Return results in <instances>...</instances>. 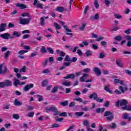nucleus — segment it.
<instances>
[{
	"label": "nucleus",
	"mask_w": 131,
	"mask_h": 131,
	"mask_svg": "<svg viewBox=\"0 0 131 131\" xmlns=\"http://www.w3.org/2000/svg\"><path fill=\"white\" fill-rule=\"evenodd\" d=\"M42 73L46 74V73H50V70L49 69H47L46 70H43L42 72Z\"/></svg>",
	"instance_id": "61"
},
{
	"label": "nucleus",
	"mask_w": 131,
	"mask_h": 131,
	"mask_svg": "<svg viewBox=\"0 0 131 131\" xmlns=\"http://www.w3.org/2000/svg\"><path fill=\"white\" fill-rule=\"evenodd\" d=\"M63 85H65V86H70L71 85V81H66L62 83Z\"/></svg>",
	"instance_id": "32"
},
{
	"label": "nucleus",
	"mask_w": 131,
	"mask_h": 131,
	"mask_svg": "<svg viewBox=\"0 0 131 131\" xmlns=\"http://www.w3.org/2000/svg\"><path fill=\"white\" fill-rule=\"evenodd\" d=\"M116 64L119 66V67H121V68H122V67H123L124 66V64L123 63L121 62V59H118L116 60Z\"/></svg>",
	"instance_id": "14"
},
{
	"label": "nucleus",
	"mask_w": 131,
	"mask_h": 131,
	"mask_svg": "<svg viewBox=\"0 0 131 131\" xmlns=\"http://www.w3.org/2000/svg\"><path fill=\"white\" fill-rule=\"evenodd\" d=\"M83 125H85V126H86V127H90V124H89V121L88 120H85L83 121Z\"/></svg>",
	"instance_id": "31"
},
{
	"label": "nucleus",
	"mask_w": 131,
	"mask_h": 131,
	"mask_svg": "<svg viewBox=\"0 0 131 131\" xmlns=\"http://www.w3.org/2000/svg\"><path fill=\"white\" fill-rule=\"evenodd\" d=\"M16 8H20V9L22 10L23 9H26L27 8V6H26L25 4L22 3V4H15Z\"/></svg>",
	"instance_id": "12"
},
{
	"label": "nucleus",
	"mask_w": 131,
	"mask_h": 131,
	"mask_svg": "<svg viewBox=\"0 0 131 131\" xmlns=\"http://www.w3.org/2000/svg\"><path fill=\"white\" fill-rule=\"evenodd\" d=\"M105 58V53L101 52L99 54V59H104Z\"/></svg>",
	"instance_id": "49"
},
{
	"label": "nucleus",
	"mask_w": 131,
	"mask_h": 131,
	"mask_svg": "<svg viewBox=\"0 0 131 131\" xmlns=\"http://www.w3.org/2000/svg\"><path fill=\"white\" fill-rule=\"evenodd\" d=\"M109 105H110V102H109V101H106L104 104V107H109Z\"/></svg>",
	"instance_id": "58"
},
{
	"label": "nucleus",
	"mask_w": 131,
	"mask_h": 131,
	"mask_svg": "<svg viewBox=\"0 0 131 131\" xmlns=\"http://www.w3.org/2000/svg\"><path fill=\"white\" fill-rule=\"evenodd\" d=\"M93 71L96 73V74H97V75L98 76L101 75V70L98 68H97V67L94 68L93 69Z\"/></svg>",
	"instance_id": "16"
},
{
	"label": "nucleus",
	"mask_w": 131,
	"mask_h": 131,
	"mask_svg": "<svg viewBox=\"0 0 131 131\" xmlns=\"http://www.w3.org/2000/svg\"><path fill=\"white\" fill-rule=\"evenodd\" d=\"M19 72H26V67L24 66L21 69H20Z\"/></svg>",
	"instance_id": "54"
},
{
	"label": "nucleus",
	"mask_w": 131,
	"mask_h": 131,
	"mask_svg": "<svg viewBox=\"0 0 131 131\" xmlns=\"http://www.w3.org/2000/svg\"><path fill=\"white\" fill-rule=\"evenodd\" d=\"M94 4L95 8L96 9H99V3L98 2V0H95Z\"/></svg>",
	"instance_id": "40"
},
{
	"label": "nucleus",
	"mask_w": 131,
	"mask_h": 131,
	"mask_svg": "<svg viewBox=\"0 0 131 131\" xmlns=\"http://www.w3.org/2000/svg\"><path fill=\"white\" fill-rule=\"evenodd\" d=\"M54 127H60V125L56 123L52 124L51 128H54Z\"/></svg>",
	"instance_id": "55"
},
{
	"label": "nucleus",
	"mask_w": 131,
	"mask_h": 131,
	"mask_svg": "<svg viewBox=\"0 0 131 131\" xmlns=\"http://www.w3.org/2000/svg\"><path fill=\"white\" fill-rule=\"evenodd\" d=\"M0 37H2V38H3L4 39H10V38H13V37H11V34L9 33H5L0 35Z\"/></svg>",
	"instance_id": "6"
},
{
	"label": "nucleus",
	"mask_w": 131,
	"mask_h": 131,
	"mask_svg": "<svg viewBox=\"0 0 131 131\" xmlns=\"http://www.w3.org/2000/svg\"><path fill=\"white\" fill-rule=\"evenodd\" d=\"M48 62H49V60L48 59H45L42 62V66L43 67H46L47 65H48Z\"/></svg>",
	"instance_id": "38"
},
{
	"label": "nucleus",
	"mask_w": 131,
	"mask_h": 131,
	"mask_svg": "<svg viewBox=\"0 0 131 131\" xmlns=\"http://www.w3.org/2000/svg\"><path fill=\"white\" fill-rule=\"evenodd\" d=\"M13 36H15V37H20L21 36V33L19 32L14 31L12 34Z\"/></svg>",
	"instance_id": "23"
},
{
	"label": "nucleus",
	"mask_w": 131,
	"mask_h": 131,
	"mask_svg": "<svg viewBox=\"0 0 131 131\" xmlns=\"http://www.w3.org/2000/svg\"><path fill=\"white\" fill-rule=\"evenodd\" d=\"M89 6H86L85 7L84 11V14L85 15L86 13H88V11H89Z\"/></svg>",
	"instance_id": "59"
},
{
	"label": "nucleus",
	"mask_w": 131,
	"mask_h": 131,
	"mask_svg": "<svg viewBox=\"0 0 131 131\" xmlns=\"http://www.w3.org/2000/svg\"><path fill=\"white\" fill-rule=\"evenodd\" d=\"M110 88V85H107L104 86V90L106 92H108V93H110V94H111V93H112V91H111V90H110V89H109Z\"/></svg>",
	"instance_id": "29"
},
{
	"label": "nucleus",
	"mask_w": 131,
	"mask_h": 131,
	"mask_svg": "<svg viewBox=\"0 0 131 131\" xmlns=\"http://www.w3.org/2000/svg\"><path fill=\"white\" fill-rule=\"evenodd\" d=\"M69 78H71V79H74V78H75V75H74V74H70L63 77L64 79H69Z\"/></svg>",
	"instance_id": "11"
},
{
	"label": "nucleus",
	"mask_w": 131,
	"mask_h": 131,
	"mask_svg": "<svg viewBox=\"0 0 131 131\" xmlns=\"http://www.w3.org/2000/svg\"><path fill=\"white\" fill-rule=\"evenodd\" d=\"M37 8H39V9H43V6H42V4L38 3L37 5Z\"/></svg>",
	"instance_id": "63"
},
{
	"label": "nucleus",
	"mask_w": 131,
	"mask_h": 131,
	"mask_svg": "<svg viewBox=\"0 0 131 131\" xmlns=\"http://www.w3.org/2000/svg\"><path fill=\"white\" fill-rule=\"evenodd\" d=\"M4 83L5 84V86H11L12 84V81L8 79L4 81Z\"/></svg>",
	"instance_id": "17"
},
{
	"label": "nucleus",
	"mask_w": 131,
	"mask_h": 131,
	"mask_svg": "<svg viewBox=\"0 0 131 131\" xmlns=\"http://www.w3.org/2000/svg\"><path fill=\"white\" fill-rule=\"evenodd\" d=\"M60 23L61 24L62 26H63V28H64L66 31L67 32H72V31L67 28V26H65V22L63 21H60Z\"/></svg>",
	"instance_id": "10"
},
{
	"label": "nucleus",
	"mask_w": 131,
	"mask_h": 131,
	"mask_svg": "<svg viewBox=\"0 0 131 131\" xmlns=\"http://www.w3.org/2000/svg\"><path fill=\"white\" fill-rule=\"evenodd\" d=\"M83 114H84V112H83L75 113V115H76V116H78V117L82 116Z\"/></svg>",
	"instance_id": "33"
},
{
	"label": "nucleus",
	"mask_w": 131,
	"mask_h": 131,
	"mask_svg": "<svg viewBox=\"0 0 131 131\" xmlns=\"http://www.w3.org/2000/svg\"><path fill=\"white\" fill-rule=\"evenodd\" d=\"M14 104L15 106H21V105H22V102L19 101L18 99L15 98Z\"/></svg>",
	"instance_id": "24"
},
{
	"label": "nucleus",
	"mask_w": 131,
	"mask_h": 131,
	"mask_svg": "<svg viewBox=\"0 0 131 131\" xmlns=\"http://www.w3.org/2000/svg\"><path fill=\"white\" fill-rule=\"evenodd\" d=\"M65 62H70L71 60L70 59V57L68 55H66L64 58Z\"/></svg>",
	"instance_id": "46"
},
{
	"label": "nucleus",
	"mask_w": 131,
	"mask_h": 131,
	"mask_svg": "<svg viewBox=\"0 0 131 131\" xmlns=\"http://www.w3.org/2000/svg\"><path fill=\"white\" fill-rule=\"evenodd\" d=\"M100 19V15L99 13H97L95 16H91L90 18L91 21H95V20H99Z\"/></svg>",
	"instance_id": "9"
},
{
	"label": "nucleus",
	"mask_w": 131,
	"mask_h": 131,
	"mask_svg": "<svg viewBox=\"0 0 131 131\" xmlns=\"http://www.w3.org/2000/svg\"><path fill=\"white\" fill-rule=\"evenodd\" d=\"M119 89L120 91L117 89H116L115 90V94H116L117 95H121V93L124 94L125 91L124 90H123V87L122 86H119Z\"/></svg>",
	"instance_id": "7"
},
{
	"label": "nucleus",
	"mask_w": 131,
	"mask_h": 131,
	"mask_svg": "<svg viewBox=\"0 0 131 131\" xmlns=\"http://www.w3.org/2000/svg\"><path fill=\"white\" fill-rule=\"evenodd\" d=\"M114 82L115 85L117 84V83H120V84H122V85H124V84H123V81L118 79H115Z\"/></svg>",
	"instance_id": "22"
},
{
	"label": "nucleus",
	"mask_w": 131,
	"mask_h": 131,
	"mask_svg": "<svg viewBox=\"0 0 131 131\" xmlns=\"http://www.w3.org/2000/svg\"><path fill=\"white\" fill-rule=\"evenodd\" d=\"M127 104H128V101H127V100L126 99H123L121 100H118L116 103V107H119V105L121 106V107H123V106L125 107Z\"/></svg>",
	"instance_id": "2"
},
{
	"label": "nucleus",
	"mask_w": 131,
	"mask_h": 131,
	"mask_svg": "<svg viewBox=\"0 0 131 131\" xmlns=\"http://www.w3.org/2000/svg\"><path fill=\"white\" fill-rule=\"evenodd\" d=\"M40 25H45V18L43 17L40 18Z\"/></svg>",
	"instance_id": "57"
},
{
	"label": "nucleus",
	"mask_w": 131,
	"mask_h": 131,
	"mask_svg": "<svg viewBox=\"0 0 131 131\" xmlns=\"http://www.w3.org/2000/svg\"><path fill=\"white\" fill-rule=\"evenodd\" d=\"M122 118L125 120L128 119V121H130L131 120V117L128 116V114L127 113L124 114L122 115Z\"/></svg>",
	"instance_id": "18"
},
{
	"label": "nucleus",
	"mask_w": 131,
	"mask_h": 131,
	"mask_svg": "<svg viewBox=\"0 0 131 131\" xmlns=\"http://www.w3.org/2000/svg\"><path fill=\"white\" fill-rule=\"evenodd\" d=\"M55 11L57 12H59V13H62L64 11V7H57Z\"/></svg>",
	"instance_id": "21"
},
{
	"label": "nucleus",
	"mask_w": 131,
	"mask_h": 131,
	"mask_svg": "<svg viewBox=\"0 0 131 131\" xmlns=\"http://www.w3.org/2000/svg\"><path fill=\"white\" fill-rule=\"evenodd\" d=\"M37 98H38V101L39 102H41V101H43V98H42V96L40 95H36Z\"/></svg>",
	"instance_id": "43"
},
{
	"label": "nucleus",
	"mask_w": 131,
	"mask_h": 131,
	"mask_svg": "<svg viewBox=\"0 0 131 131\" xmlns=\"http://www.w3.org/2000/svg\"><path fill=\"white\" fill-rule=\"evenodd\" d=\"M74 101H77V102H80V103H83L82 99L80 97H76L74 99Z\"/></svg>",
	"instance_id": "39"
},
{
	"label": "nucleus",
	"mask_w": 131,
	"mask_h": 131,
	"mask_svg": "<svg viewBox=\"0 0 131 131\" xmlns=\"http://www.w3.org/2000/svg\"><path fill=\"white\" fill-rule=\"evenodd\" d=\"M104 117H106L107 121H112V120L114 119V115H113V113L109 111L104 112Z\"/></svg>",
	"instance_id": "1"
},
{
	"label": "nucleus",
	"mask_w": 131,
	"mask_h": 131,
	"mask_svg": "<svg viewBox=\"0 0 131 131\" xmlns=\"http://www.w3.org/2000/svg\"><path fill=\"white\" fill-rule=\"evenodd\" d=\"M30 21H31V17H29L28 18L20 17L18 23L21 25H26L29 24Z\"/></svg>",
	"instance_id": "3"
},
{
	"label": "nucleus",
	"mask_w": 131,
	"mask_h": 131,
	"mask_svg": "<svg viewBox=\"0 0 131 131\" xmlns=\"http://www.w3.org/2000/svg\"><path fill=\"white\" fill-rule=\"evenodd\" d=\"M60 104L63 107H65V106H67L68 105V101L60 102Z\"/></svg>",
	"instance_id": "37"
},
{
	"label": "nucleus",
	"mask_w": 131,
	"mask_h": 131,
	"mask_svg": "<svg viewBox=\"0 0 131 131\" xmlns=\"http://www.w3.org/2000/svg\"><path fill=\"white\" fill-rule=\"evenodd\" d=\"M22 17H28L29 18H31L30 17V14L29 13L25 12L21 14Z\"/></svg>",
	"instance_id": "41"
},
{
	"label": "nucleus",
	"mask_w": 131,
	"mask_h": 131,
	"mask_svg": "<svg viewBox=\"0 0 131 131\" xmlns=\"http://www.w3.org/2000/svg\"><path fill=\"white\" fill-rule=\"evenodd\" d=\"M100 45L102 46V47H103V48H106V46H107V42L105 41H102L100 42Z\"/></svg>",
	"instance_id": "45"
},
{
	"label": "nucleus",
	"mask_w": 131,
	"mask_h": 131,
	"mask_svg": "<svg viewBox=\"0 0 131 131\" xmlns=\"http://www.w3.org/2000/svg\"><path fill=\"white\" fill-rule=\"evenodd\" d=\"M115 17L116 19H121L122 16L121 15H119L118 14H115Z\"/></svg>",
	"instance_id": "60"
},
{
	"label": "nucleus",
	"mask_w": 131,
	"mask_h": 131,
	"mask_svg": "<svg viewBox=\"0 0 131 131\" xmlns=\"http://www.w3.org/2000/svg\"><path fill=\"white\" fill-rule=\"evenodd\" d=\"M7 27V24L2 23L0 25V32H3L6 30V28Z\"/></svg>",
	"instance_id": "15"
},
{
	"label": "nucleus",
	"mask_w": 131,
	"mask_h": 131,
	"mask_svg": "<svg viewBox=\"0 0 131 131\" xmlns=\"http://www.w3.org/2000/svg\"><path fill=\"white\" fill-rule=\"evenodd\" d=\"M7 70L8 68H7V66L4 65V63L0 64V74L6 73Z\"/></svg>",
	"instance_id": "5"
},
{
	"label": "nucleus",
	"mask_w": 131,
	"mask_h": 131,
	"mask_svg": "<svg viewBox=\"0 0 131 131\" xmlns=\"http://www.w3.org/2000/svg\"><path fill=\"white\" fill-rule=\"evenodd\" d=\"M10 53H11V52L8 50L4 54L5 59H8V58L9 57V55H10Z\"/></svg>",
	"instance_id": "34"
},
{
	"label": "nucleus",
	"mask_w": 131,
	"mask_h": 131,
	"mask_svg": "<svg viewBox=\"0 0 131 131\" xmlns=\"http://www.w3.org/2000/svg\"><path fill=\"white\" fill-rule=\"evenodd\" d=\"M104 111H105V108H98L96 110L97 113H103Z\"/></svg>",
	"instance_id": "28"
},
{
	"label": "nucleus",
	"mask_w": 131,
	"mask_h": 131,
	"mask_svg": "<svg viewBox=\"0 0 131 131\" xmlns=\"http://www.w3.org/2000/svg\"><path fill=\"white\" fill-rule=\"evenodd\" d=\"M77 53L79 55V56H82V55L83 54L82 51H81V50H78Z\"/></svg>",
	"instance_id": "64"
},
{
	"label": "nucleus",
	"mask_w": 131,
	"mask_h": 131,
	"mask_svg": "<svg viewBox=\"0 0 131 131\" xmlns=\"http://www.w3.org/2000/svg\"><path fill=\"white\" fill-rule=\"evenodd\" d=\"M64 118H59L55 119L56 122H62Z\"/></svg>",
	"instance_id": "50"
},
{
	"label": "nucleus",
	"mask_w": 131,
	"mask_h": 131,
	"mask_svg": "<svg viewBox=\"0 0 131 131\" xmlns=\"http://www.w3.org/2000/svg\"><path fill=\"white\" fill-rule=\"evenodd\" d=\"M86 26V24L82 23V26H81L79 28V30H80L81 31H83V30H84V29L85 28Z\"/></svg>",
	"instance_id": "26"
},
{
	"label": "nucleus",
	"mask_w": 131,
	"mask_h": 131,
	"mask_svg": "<svg viewBox=\"0 0 131 131\" xmlns=\"http://www.w3.org/2000/svg\"><path fill=\"white\" fill-rule=\"evenodd\" d=\"M47 51H48V52L50 54H54V50L51 47H48L47 48Z\"/></svg>",
	"instance_id": "48"
},
{
	"label": "nucleus",
	"mask_w": 131,
	"mask_h": 131,
	"mask_svg": "<svg viewBox=\"0 0 131 131\" xmlns=\"http://www.w3.org/2000/svg\"><path fill=\"white\" fill-rule=\"evenodd\" d=\"M121 110H126L127 111H131V104L126 105L125 106H122L120 108Z\"/></svg>",
	"instance_id": "13"
},
{
	"label": "nucleus",
	"mask_w": 131,
	"mask_h": 131,
	"mask_svg": "<svg viewBox=\"0 0 131 131\" xmlns=\"http://www.w3.org/2000/svg\"><path fill=\"white\" fill-rule=\"evenodd\" d=\"M59 116L67 117V113H66V112L60 113V112L59 113Z\"/></svg>",
	"instance_id": "44"
},
{
	"label": "nucleus",
	"mask_w": 131,
	"mask_h": 131,
	"mask_svg": "<svg viewBox=\"0 0 131 131\" xmlns=\"http://www.w3.org/2000/svg\"><path fill=\"white\" fill-rule=\"evenodd\" d=\"M40 52L42 54H46L48 53V51L46 50V47L45 46H41L40 48Z\"/></svg>",
	"instance_id": "25"
},
{
	"label": "nucleus",
	"mask_w": 131,
	"mask_h": 131,
	"mask_svg": "<svg viewBox=\"0 0 131 131\" xmlns=\"http://www.w3.org/2000/svg\"><path fill=\"white\" fill-rule=\"evenodd\" d=\"M34 86V84H27L25 87L23 88L24 92H28L30 89H32Z\"/></svg>",
	"instance_id": "8"
},
{
	"label": "nucleus",
	"mask_w": 131,
	"mask_h": 131,
	"mask_svg": "<svg viewBox=\"0 0 131 131\" xmlns=\"http://www.w3.org/2000/svg\"><path fill=\"white\" fill-rule=\"evenodd\" d=\"M125 38L126 40H127L128 41L131 42V36H129V35L126 36Z\"/></svg>",
	"instance_id": "62"
},
{
	"label": "nucleus",
	"mask_w": 131,
	"mask_h": 131,
	"mask_svg": "<svg viewBox=\"0 0 131 131\" xmlns=\"http://www.w3.org/2000/svg\"><path fill=\"white\" fill-rule=\"evenodd\" d=\"M54 26L55 27L56 30H59V29H61V26L59 25V24L57 23H54Z\"/></svg>",
	"instance_id": "27"
},
{
	"label": "nucleus",
	"mask_w": 131,
	"mask_h": 131,
	"mask_svg": "<svg viewBox=\"0 0 131 131\" xmlns=\"http://www.w3.org/2000/svg\"><path fill=\"white\" fill-rule=\"evenodd\" d=\"M14 82H13V84L15 86H16V88H18V84H20V80H19V79L14 78Z\"/></svg>",
	"instance_id": "19"
},
{
	"label": "nucleus",
	"mask_w": 131,
	"mask_h": 131,
	"mask_svg": "<svg viewBox=\"0 0 131 131\" xmlns=\"http://www.w3.org/2000/svg\"><path fill=\"white\" fill-rule=\"evenodd\" d=\"M12 117L14 119H16L17 120H18V119H19L20 118V116H19V115H18L17 114H14L12 115Z\"/></svg>",
	"instance_id": "36"
},
{
	"label": "nucleus",
	"mask_w": 131,
	"mask_h": 131,
	"mask_svg": "<svg viewBox=\"0 0 131 131\" xmlns=\"http://www.w3.org/2000/svg\"><path fill=\"white\" fill-rule=\"evenodd\" d=\"M57 107H50V112H55V111H57Z\"/></svg>",
	"instance_id": "53"
},
{
	"label": "nucleus",
	"mask_w": 131,
	"mask_h": 131,
	"mask_svg": "<svg viewBox=\"0 0 131 131\" xmlns=\"http://www.w3.org/2000/svg\"><path fill=\"white\" fill-rule=\"evenodd\" d=\"M90 99H92L93 98L94 100L96 101V102H98V103H103L104 101V99H100L98 97V94L97 93H93V94H91L89 96Z\"/></svg>",
	"instance_id": "4"
},
{
	"label": "nucleus",
	"mask_w": 131,
	"mask_h": 131,
	"mask_svg": "<svg viewBox=\"0 0 131 131\" xmlns=\"http://www.w3.org/2000/svg\"><path fill=\"white\" fill-rule=\"evenodd\" d=\"M104 3L106 5V7H109L111 2L109 0H104Z\"/></svg>",
	"instance_id": "51"
},
{
	"label": "nucleus",
	"mask_w": 131,
	"mask_h": 131,
	"mask_svg": "<svg viewBox=\"0 0 131 131\" xmlns=\"http://www.w3.org/2000/svg\"><path fill=\"white\" fill-rule=\"evenodd\" d=\"M27 52H28V51L20 50L18 52V54H19V55H24V54L27 53Z\"/></svg>",
	"instance_id": "52"
},
{
	"label": "nucleus",
	"mask_w": 131,
	"mask_h": 131,
	"mask_svg": "<svg viewBox=\"0 0 131 131\" xmlns=\"http://www.w3.org/2000/svg\"><path fill=\"white\" fill-rule=\"evenodd\" d=\"M48 83H49V81L47 80H44L41 82V85L44 87L46 86Z\"/></svg>",
	"instance_id": "35"
},
{
	"label": "nucleus",
	"mask_w": 131,
	"mask_h": 131,
	"mask_svg": "<svg viewBox=\"0 0 131 131\" xmlns=\"http://www.w3.org/2000/svg\"><path fill=\"white\" fill-rule=\"evenodd\" d=\"M115 40H118V41H121L122 40V37L120 35L117 36L114 38Z\"/></svg>",
	"instance_id": "30"
},
{
	"label": "nucleus",
	"mask_w": 131,
	"mask_h": 131,
	"mask_svg": "<svg viewBox=\"0 0 131 131\" xmlns=\"http://www.w3.org/2000/svg\"><path fill=\"white\" fill-rule=\"evenodd\" d=\"M26 106H27V110H28L29 111L33 110V109H34V107H33V106H31L30 105H26Z\"/></svg>",
	"instance_id": "56"
},
{
	"label": "nucleus",
	"mask_w": 131,
	"mask_h": 131,
	"mask_svg": "<svg viewBox=\"0 0 131 131\" xmlns=\"http://www.w3.org/2000/svg\"><path fill=\"white\" fill-rule=\"evenodd\" d=\"M34 115V112H30L28 114V117L32 118V117H33Z\"/></svg>",
	"instance_id": "47"
},
{
	"label": "nucleus",
	"mask_w": 131,
	"mask_h": 131,
	"mask_svg": "<svg viewBox=\"0 0 131 131\" xmlns=\"http://www.w3.org/2000/svg\"><path fill=\"white\" fill-rule=\"evenodd\" d=\"M84 55L86 56V57L89 58V57H90L93 55V51H92L91 50H87V51H86Z\"/></svg>",
	"instance_id": "20"
},
{
	"label": "nucleus",
	"mask_w": 131,
	"mask_h": 131,
	"mask_svg": "<svg viewBox=\"0 0 131 131\" xmlns=\"http://www.w3.org/2000/svg\"><path fill=\"white\" fill-rule=\"evenodd\" d=\"M58 92V86H55L52 89V91H51V93H57Z\"/></svg>",
	"instance_id": "42"
}]
</instances>
